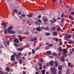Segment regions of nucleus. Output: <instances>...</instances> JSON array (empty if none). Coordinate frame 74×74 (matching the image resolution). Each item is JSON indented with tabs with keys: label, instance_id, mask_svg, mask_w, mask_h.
<instances>
[{
	"label": "nucleus",
	"instance_id": "f257e3e1",
	"mask_svg": "<svg viewBox=\"0 0 74 74\" xmlns=\"http://www.w3.org/2000/svg\"><path fill=\"white\" fill-rule=\"evenodd\" d=\"M13 29V27L12 26H10L7 29V32L8 33H11V34H15V32L12 30H11Z\"/></svg>",
	"mask_w": 74,
	"mask_h": 74
},
{
	"label": "nucleus",
	"instance_id": "f03ea898",
	"mask_svg": "<svg viewBox=\"0 0 74 74\" xmlns=\"http://www.w3.org/2000/svg\"><path fill=\"white\" fill-rule=\"evenodd\" d=\"M51 72L52 74H57V72L56 68L55 67H52L50 69Z\"/></svg>",
	"mask_w": 74,
	"mask_h": 74
},
{
	"label": "nucleus",
	"instance_id": "7ed1b4c3",
	"mask_svg": "<svg viewBox=\"0 0 74 74\" xmlns=\"http://www.w3.org/2000/svg\"><path fill=\"white\" fill-rule=\"evenodd\" d=\"M71 35H68L66 34L64 38V39L65 40H67L68 41H69L70 40L69 39V38H71Z\"/></svg>",
	"mask_w": 74,
	"mask_h": 74
},
{
	"label": "nucleus",
	"instance_id": "20e7f679",
	"mask_svg": "<svg viewBox=\"0 0 74 74\" xmlns=\"http://www.w3.org/2000/svg\"><path fill=\"white\" fill-rule=\"evenodd\" d=\"M62 51H63V53H62V55L64 56L65 57H67V51L65 49H62Z\"/></svg>",
	"mask_w": 74,
	"mask_h": 74
},
{
	"label": "nucleus",
	"instance_id": "39448f33",
	"mask_svg": "<svg viewBox=\"0 0 74 74\" xmlns=\"http://www.w3.org/2000/svg\"><path fill=\"white\" fill-rule=\"evenodd\" d=\"M11 60L13 62H14L15 61V56L14 55H12L11 57Z\"/></svg>",
	"mask_w": 74,
	"mask_h": 74
},
{
	"label": "nucleus",
	"instance_id": "423d86ee",
	"mask_svg": "<svg viewBox=\"0 0 74 74\" xmlns=\"http://www.w3.org/2000/svg\"><path fill=\"white\" fill-rule=\"evenodd\" d=\"M49 64L50 66H53V64H54V62L53 61H51L49 62Z\"/></svg>",
	"mask_w": 74,
	"mask_h": 74
},
{
	"label": "nucleus",
	"instance_id": "0eeeda50",
	"mask_svg": "<svg viewBox=\"0 0 74 74\" xmlns=\"http://www.w3.org/2000/svg\"><path fill=\"white\" fill-rule=\"evenodd\" d=\"M14 42L15 43H19V40L17 39L16 38H15L14 40Z\"/></svg>",
	"mask_w": 74,
	"mask_h": 74
},
{
	"label": "nucleus",
	"instance_id": "6e6552de",
	"mask_svg": "<svg viewBox=\"0 0 74 74\" xmlns=\"http://www.w3.org/2000/svg\"><path fill=\"white\" fill-rule=\"evenodd\" d=\"M37 40V38H35L33 39H32V38H31L30 39V41H36Z\"/></svg>",
	"mask_w": 74,
	"mask_h": 74
},
{
	"label": "nucleus",
	"instance_id": "1a4fd4ad",
	"mask_svg": "<svg viewBox=\"0 0 74 74\" xmlns=\"http://www.w3.org/2000/svg\"><path fill=\"white\" fill-rule=\"evenodd\" d=\"M13 55H14V56H16V59H19V58H20V57H19V56H18V54H17L16 53L14 52L13 53Z\"/></svg>",
	"mask_w": 74,
	"mask_h": 74
},
{
	"label": "nucleus",
	"instance_id": "9d476101",
	"mask_svg": "<svg viewBox=\"0 0 74 74\" xmlns=\"http://www.w3.org/2000/svg\"><path fill=\"white\" fill-rule=\"evenodd\" d=\"M69 11H73V9L72 6H70L69 8Z\"/></svg>",
	"mask_w": 74,
	"mask_h": 74
},
{
	"label": "nucleus",
	"instance_id": "9b49d317",
	"mask_svg": "<svg viewBox=\"0 0 74 74\" xmlns=\"http://www.w3.org/2000/svg\"><path fill=\"white\" fill-rule=\"evenodd\" d=\"M51 31H54L56 30V27H51Z\"/></svg>",
	"mask_w": 74,
	"mask_h": 74
},
{
	"label": "nucleus",
	"instance_id": "f8f14e48",
	"mask_svg": "<svg viewBox=\"0 0 74 74\" xmlns=\"http://www.w3.org/2000/svg\"><path fill=\"white\" fill-rule=\"evenodd\" d=\"M60 60H61V61H62V62H64V61H65L64 58L62 57H60Z\"/></svg>",
	"mask_w": 74,
	"mask_h": 74
},
{
	"label": "nucleus",
	"instance_id": "ddd939ff",
	"mask_svg": "<svg viewBox=\"0 0 74 74\" xmlns=\"http://www.w3.org/2000/svg\"><path fill=\"white\" fill-rule=\"evenodd\" d=\"M47 53L48 55H51L52 53L51 51H48L46 52Z\"/></svg>",
	"mask_w": 74,
	"mask_h": 74
},
{
	"label": "nucleus",
	"instance_id": "4468645a",
	"mask_svg": "<svg viewBox=\"0 0 74 74\" xmlns=\"http://www.w3.org/2000/svg\"><path fill=\"white\" fill-rule=\"evenodd\" d=\"M68 64L69 67H70L71 68H72V65L70 62H69L68 63Z\"/></svg>",
	"mask_w": 74,
	"mask_h": 74
},
{
	"label": "nucleus",
	"instance_id": "2eb2a0df",
	"mask_svg": "<svg viewBox=\"0 0 74 74\" xmlns=\"http://www.w3.org/2000/svg\"><path fill=\"white\" fill-rule=\"evenodd\" d=\"M70 69H68L67 70V71L66 72V74H70Z\"/></svg>",
	"mask_w": 74,
	"mask_h": 74
},
{
	"label": "nucleus",
	"instance_id": "dca6fc26",
	"mask_svg": "<svg viewBox=\"0 0 74 74\" xmlns=\"http://www.w3.org/2000/svg\"><path fill=\"white\" fill-rule=\"evenodd\" d=\"M57 34H58V33H57V32H54L53 33V36H57Z\"/></svg>",
	"mask_w": 74,
	"mask_h": 74
},
{
	"label": "nucleus",
	"instance_id": "f3484780",
	"mask_svg": "<svg viewBox=\"0 0 74 74\" xmlns=\"http://www.w3.org/2000/svg\"><path fill=\"white\" fill-rule=\"evenodd\" d=\"M58 69L59 70H62V66H59L58 67Z\"/></svg>",
	"mask_w": 74,
	"mask_h": 74
},
{
	"label": "nucleus",
	"instance_id": "a211bd4d",
	"mask_svg": "<svg viewBox=\"0 0 74 74\" xmlns=\"http://www.w3.org/2000/svg\"><path fill=\"white\" fill-rule=\"evenodd\" d=\"M4 33L5 34H7V29H5Z\"/></svg>",
	"mask_w": 74,
	"mask_h": 74
},
{
	"label": "nucleus",
	"instance_id": "6ab92c4d",
	"mask_svg": "<svg viewBox=\"0 0 74 74\" xmlns=\"http://www.w3.org/2000/svg\"><path fill=\"white\" fill-rule=\"evenodd\" d=\"M41 73L42 74H45V70L43 69L42 70Z\"/></svg>",
	"mask_w": 74,
	"mask_h": 74
},
{
	"label": "nucleus",
	"instance_id": "aec40b11",
	"mask_svg": "<svg viewBox=\"0 0 74 74\" xmlns=\"http://www.w3.org/2000/svg\"><path fill=\"white\" fill-rule=\"evenodd\" d=\"M27 17H29V18H32L33 17V15L31 14H27Z\"/></svg>",
	"mask_w": 74,
	"mask_h": 74
},
{
	"label": "nucleus",
	"instance_id": "412c9836",
	"mask_svg": "<svg viewBox=\"0 0 74 74\" xmlns=\"http://www.w3.org/2000/svg\"><path fill=\"white\" fill-rule=\"evenodd\" d=\"M69 18L71 19H72V20H74V18L73 17L71 16H70V15H69Z\"/></svg>",
	"mask_w": 74,
	"mask_h": 74
},
{
	"label": "nucleus",
	"instance_id": "4be33fe9",
	"mask_svg": "<svg viewBox=\"0 0 74 74\" xmlns=\"http://www.w3.org/2000/svg\"><path fill=\"white\" fill-rule=\"evenodd\" d=\"M13 11H14L15 13H17V12H18V10H17V9H15L13 10Z\"/></svg>",
	"mask_w": 74,
	"mask_h": 74
},
{
	"label": "nucleus",
	"instance_id": "5701e85b",
	"mask_svg": "<svg viewBox=\"0 0 74 74\" xmlns=\"http://www.w3.org/2000/svg\"><path fill=\"white\" fill-rule=\"evenodd\" d=\"M57 30L58 32H60V30H61V29H60V27H58L57 28Z\"/></svg>",
	"mask_w": 74,
	"mask_h": 74
},
{
	"label": "nucleus",
	"instance_id": "b1692460",
	"mask_svg": "<svg viewBox=\"0 0 74 74\" xmlns=\"http://www.w3.org/2000/svg\"><path fill=\"white\" fill-rule=\"evenodd\" d=\"M19 40L20 41L22 42V40H23V38L22 37H21L20 38H19Z\"/></svg>",
	"mask_w": 74,
	"mask_h": 74
},
{
	"label": "nucleus",
	"instance_id": "393cba45",
	"mask_svg": "<svg viewBox=\"0 0 74 74\" xmlns=\"http://www.w3.org/2000/svg\"><path fill=\"white\" fill-rule=\"evenodd\" d=\"M36 30L38 32H41V29L39 28H36Z\"/></svg>",
	"mask_w": 74,
	"mask_h": 74
},
{
	"label": "nucleus",
	"instance_id": "a878e982",
	"mask_svg": "<svg viewBox=\"0 0 74 74\" xmlns=\"http://www.w3.org/2000/svg\"><path fill=\"white\" fill-rule=\"evenodd\" d=\"M53 44H51L48 45V46L49 47H53Z\"/></svg>",
	"mask_w": 74,
	"mask_h": 74
},
{
	"label": "nucleus",
	"instance_id": "bb28decb",
	"mask_svg": "<svg viewBox=\"0 0 74 74\" xmlns=\"http://www.w3.org/2000/svg\"><path fill=\"white\" fill-rule=\"evenodd\" d=\"M1 74H8V73L7 72H5V73H4V71H2L1 72Z\"/></svg>",
	"mask_w": 74,
	"mask_h": 74
},
{
	"label": "nucleus",
	"instance_id": "cd10ccee",
	"mask_svg": "<svg viewBox=\"0 0 74 74\" xmlns=\"http://www.w3.org/2000/svg\"><path fill=\"white\" fill-rule=\"evenodd\" d=\"M65 16V15H64V13H62V14L61 15V17L63 18V17H64Z\"/></svg>",
	"mask_w": 74,
	"mask_h": 74
},
{
	"label": "nucleus",
	"instance_id": "c85d7f7f",
	"mask_svg": "<svg viewBox=\"0 0 74 74\" xmlns=\"http://www.w3.org/2000/svg\"><path fill=\"white\" fill-rule=\"evenodd\" d=\"M55 64L56 67H58V63L56 61H55Z\"/></svg>",
	"mask_w": 74,
	"mask_h": 74
},
{
	"label": "nucleus",
	"instance_id": "c756f323",
	"mask_svg": "<svg viewBox=\"0 0 74 74\" xmlns=\"http://www.w3.org/2000/svg\"><path fill=\"white\" fill-rule=\"evenodd\" d=\"M46 36H49L50 35V33H46L45 34Z\"/></svg>",
	"mask_w": 74,
	"mask_h": 74
},
{
	"label": "nucleus",
	"instance_id": "7c9ffc66",
	"mask_svg": "<svg viewBox=\"0 0 74 74\" xmlns=\"http://www.w3.org/2000/svg\"><path fill=\"white\" fill-rule=\"evenodd\" d=\"M23 50L22 49H21L20 48H19L18 49V51H22Z\"/></svg>",
	"mask_w": 74,
	"mask_h": 74
},
{
	"label": "nucleus",
	"instance_id": "2f4dec72",
	"mask_svg": "<svg viewBox=\"0 0 74 74\" xmlns=\"http://www.w3.org/2000/svg\"><path fill=\"white\" fill-rule=\"evenodd\" d=\"M21 55H22V53L20 52L18 53V57H20Z\"/></svg>",
	"mask_w": 74,
	"mask_h": 74
},
{
	"label": "nucleus",
	"instance_id": "473e14b6",
	"mask_svg": "<svg viewBox=\"0 0 74 74\" xmlns=\"http://www.w3.org/2000/svg\"><path fill=\"white\" fill-rule=\"evenodd\" d=\"M6 71H8V72L10 71V69H9V68L8 67H6Z\"/></svg>",
	"mask_w": 74,
	"mask_h": 74
},
{
	"label": "nucleus",
	"instance_id": "72a5a7b5",
	"mask_svg": "<svg viewBox=\"0 0 74 74\" xmlns=\"http://www.w3.org/2000/svg\"><path fill=\"white\" fill-rule=\"evenodd\" d=\"M50 23H51V25H52L53 24V21L52 20H51V21Z\"/></svg>",
	"mask_w": 74,
	"mask_h": 74
},
{
	"label": "nucleus",
	"instance_id": "f704fd0d",
	"mask_svg": "<svg viewBox=\"0 0 74 74\" xmlns=\"http://www.w3.org/2000/svg\"><path fill=\"white\" fill-rule=\"evenodd\" d=\"M53 56H57V55H58V54H56V53H53Z\"/></svg>",
	"mask_w": 74,
	"mask_h": 74
},
{
	"label": "nucleus",
	"instance_id": "c9c22d12",
	"mask_svg": "<svg viewBox=\"0 0 74 74\" xmlns=\"http://www.w3.org/2000/svg\"><path fill=\"white\" fill-rule=\"evenodd\" d=\"M37 21L38 22H39V23H41V22H42L41 20H40V19H38Z\"/></svg>",
	"mask_w": 74,
	"mask_h": 74
},
{
	"label": "nucleus",
	"instance_id": "e433bc0d",
	"mask_svg": "<svg viewBox=\"0 0 74 74\" xmlns=\"http://www.w3.org/2000/svg\"><path fill=\"white\" fill-rule=\"evenodd\" d=\"M14 46H15V47H18L19 46V45H17V44H16V43L14 44Z\"/></svg>",
	"mask_w": 74,
	"mask_h": 74
},
{
	"label": "nucleus",
	"instance_id": "4c0bfd02",
	"mask_svg": "<svg viewBox=\"0 0 74 74\" xmlns=\"http://www.w3.org/2000/svg\"><path fill=\"white\" fill-rule=\"evenodd\" d=\"M38 65H39V66H40V67H42V64H41V63H38Z\"/></svg>",
	"mask_w": 74,
	"mask_h": 74
},
{
	"label": "nucleus",
	"instance_id": "58836bf2",
	"mask_svg": "<svg viewBox=\"0 0 74 74\" xmlns=\"http://www.w3.org/2000/svg\"><path fill=\"white\" fill-rule=\"evenodd\" d=\"M22 59H21L19 61V63H20V64H22Z\"/></svg>",
	"mask_w": 74,
	"mask_h": 74
},
{
	"label": "nucleus",
	"instance_id": "ea45409f",
	"mask_svg": "<svg viewBox=\"0 0 74 74\" xmlns=\"http://www.w3.org/2000/svg\"><path fill=\"white\" fill-rule=\"evenodd\" d=\"M43 21H44V22H47L48 20L47 18H45L43 19Z\"/></svg>",
	"mask_w": 74,
	"mask_h": 74
},
{
	"label": "nucleus",
	"instance_id": "a19ab883",
	"mask_svg": "<svg viewBox=\"0 0 74 74\" xmlns=\"http://www.w3.org/2000/svg\"><path fill=\"white\" fill-rule=\"evenodd\" d=\"M41 29H44V30H46V29H45V28H44L43 27H41Z\"/></svg>",
	"mask_w": 74,
	"mask_h": 74
},
{
	"label": "nucleus",
	"instance_id": "79ce46f5",
	"mask_svg": "<svg viewBox=\"0 0 74 74\" xmlns=\"http://www.w3.org/2000/svg\"><path fill=\"white\" fill-rule=\"evenodd\" d=\"M21 16L22 17H25V16H26V15L25 14H23L21 15Z\"/></svg>",
	"mask_w": 74,
	"mask_h": 74
},
{
	"label": "nucleus",
	"instance_id": "37998d69",
	"mask_svg": "<svg viewBox=\"0 0 74 74\" xmlns=\"http://www.w3.org/2000/svg\"><path fill=\"white\" fill-rule=\"evenodd\" d=\"M64 19L62 18L61 20V22H62V23H63L64 22Z\"/></svg>",
	"mask_w": 74,
	"mask_h": 74
},
{
	"label": "nucleus",
	"instance_id": "c03bdc74",
	"mask_svg": "<svg viewBox=\"0 0 74 74\" xmlns=\"http://www.w3.org/2000/svg\"><path fill=\"white\" fill-rule=\"evenodd\" d=\"M32 52L33 54H34V53H35V51L34 50V49H33L32 50Z\"/></svg>",
	"mask_w": 74,
	"mask_h": 74
},
{
	"label": "nucleus",
	"instance_id": "a18cd8bd",
	"mask_svg": "<svg viewBox=\"0 0 74 74\" xmlns=\"http://www.w3.org/2000/svg\"><path fill=\"white\" fill-rule=\"evenodd\" d=\"M63 44V42H60V43H59V45H62Z\"/></svg>",
	"mask_w": 74,
	"mask_h": 74
},
{
	"label": "nucleus",
	"instance_id": "49530a36",
	"mask_svg": "<svg viewBox=\"0 0 74 74\" xmlns=\"http://www.w3.org/2000/svg\"><path fill=\"white\" fill-rule=\"evenodd\" d=\"M7 44L8 45L9 44H10V42L9 41V40H8L7 41Z\"/></svg>",
	"mask_w": 74,
	"mask_h": 74
},
{
	"label": "nucleus",
	"instance_id": "de8ad7c7",
	"mask_svg": "<svg viewBox=\"0 0 74 74\" xmlns=\"http://www.w3.org/2000/svg\"><path fill=\"white\" fill-rule=\"evenodd\" d=\"M53 20L54 21V22H56V20L55 18H53Z\"/></svg>",
	"mask_w": 74,
	"mask_h": 74
},
{
	"label": "nucleus",
	"instance_id": "09e8293b",
	"mask_svg": "<svg viewBox=\"0 0 74 74\" xmlns=\"http://www.w3.org/2000/svg\"><path fill=\"white\" fill-rule=\"evenodd\" d=\"M45 48L46 49H49V47L48 46L45 47Z\"/></svg>",
	"mask_w": 74,
	"mask_h": 74
},
{
	"label": "nucleus",
	"instance_id": "8fccbe9b",
	"mask_svg": "<svg viewBox=\"0 0 74 74\" xmlns=\"http://www.w3.org/2000/svg\"><path fill=\"white\" fill-rule=\"evenodd\" d=\"M22 14V12H19L18 13V15H20Z\"/></svg>",
	"mask_w": 74,
	"mask_h": 74
},
{
	"label": "nucleus",
	"instance_id": "3c124183",
	"mask_svg": "<svg viewBox=\"0 0 74 74\" xmlns=\"http://www.w3.org/2000/svg\"><path fill=\"white\" fill-rule=\"evenodd\" d=\"M55 41H56L57 42H58V38H55Z\"/></svg>",
	"mask_w": 74,
	"mask_h": 74
},
{
	"label": "nucleus",
	"instance_id": "603ef678",
	"mask_svg": "<svg viewBox=\"0 0 74 74\" xmlns=\"http://www.w3.org/2000/svg\"><path fill=\"white\" fill-rule=\"evenodd\" d=\"M58 74H62V72L61 71H58Z\"/></svg>",
	"mask_w": 74,
	"mask_h": 74
},
{
	"label": "nucleus",
	"instance_id": "864d4df0",
	"mask_svg": "<svg viewBox=\"0 0 74 74\" xmlns=\"http://www.w3.org/2000/svg\"><path fill=\"white\" fill-rule=\"evenodd\" d=\"M29 34V32H25V34L26 35H28Z\"/></svg>",
	"mask_w": 74,
	"mask_h": 74
},
{
	"label": "nucleus",
	"instance_id": "5fc2aeb1",
	"mask_svg": "<svg viewBox=\"0 0 74 74\" xmlns=\"http://www.w3.org/2000/svg\"><path fill=\"white\" fill-rule=\"evenodd\" d=\"M2 23L3 24V25H5V23L4 21L2 22Z\"/></svg>",
	"mask_w": 74,
	"mask_h": 74
},
{
	"label": "nucleus",
	"instance_id": "6e6d98bb",
	"mask_svg": "<svg viewBox=\"0 0 74 74\" xmlns=\"http://www.w3.org/2000/svg\"><path fill=\"white\" fill-rule=\"evenodd\" d=\"M73 43V42L71 41H69V44H72Z\"/></svg>",
	"mask_w": 74,
	"mask_h": 74
},
{
	"label": "nucleus",
	"instance_id": "4d7b16f0",
	"mask_svg": "<svg viewBox=\"0 0 74 74\" xmlns=\"http://www.w3.org/2000/svg\"><path fill=\"white\" fill-rule=\"evenodd\" d=\"M43 61H43L42 60H39V62H43Z\"/></svg>",
	"mask_w": 74,
	"mask_h": 74
},
{
	"label": "nucleus",
	"instance_id": "13d9d810",
	"mask_svg": "<svg viewBox=\"0 0 74 74\" xmlns=\"http://www.w3.org/2000/svg\"><path fill=\"white\" fill-rule=\"evenodd\" d=\"M62 49H60L59 50V52H62Z\"/></svg>",
	"mask_w": 74,
	"mask_h": 74
},
{
	"label": "nucleus",
	"instance_id": "bf43d9fd",
	"mask_svg": "<svg viewBox=\"0 0 74 74\" xmlns=\"http://www.w3.org/2000/svg\"><path fill=\"white\" fill-rule=\"evenodd\" d=\"M57 19L58 20H60V19H61V18L58 17V18H57Z\"/></svg>",
	"mask_w": 74,
	"mask_h": 74
},
{
	"label": "nucleus",
	"instance_id": "052dcab7",
	"mask_svg": "<svg viewBox=\"0 0 74 74\" xmlns=\"http://www.w3.org/2000/svg\"><path fill=\"white\" fill-rule=\"evenodd\" d=\"M3 26L4 29H5V28L6 27V26L5 25H3Z\"/></svg>",
	"mask_w": 74,
	"mask_h": 74
},
{
	"label": "nucleus",
	"instance_id": "680f3d73",
	"mask_svg": "<svg viewBox=\"0 0 74 74\" xmlns=\"http://www.w3.org/2000/svg\"><path fill=\"white\" fill-rule=\"evenodd\" d=\"M49 64L48 63H47V64H46L47 66V67H48L49 66Z\"/></svg>",
	"mask_w": 74,
	"mask_h": 74
},
{
	"label": "nucleus",
	"instance_id": "e2e57ef3",
	"mask_svg": "<svg viewBox=\"0 0 74 74\" xmlns=\"http://www.w3.org/2000/svg\"><path fill=\"white\" fill-rule=\"evenodd\" d=\"M40 49V47H38L36 48V50H38V49Z\"/></svg>",
	"mask_w": 74,
	"mask_h": 74
},
{
	"label": "nucleus",
	"instance_id": "0e129e2a",
	"mask_svg": "<svg viewBox=\"0 0 74 74\" xmlns=\"http://www.w3.org/2000/svg\"><path fill=\"white\" fill-rule=\"evenodd\" d=\"M46 30H49V28H48V27H47L46 28Z\"/></svg>",
	"mask_w": 74,
	"mask_h": 74
},
{
	"label": "nucleus",
	"instance_id": "69168bd1",
	"mask_svg": "<svg viewBox=\"0 0 74 74\" xmlns=\"http://www.w3.org/2000/svg\"><path fill=\"white\" fill-rule=\"evenodd\" d=\"M22 73H23V74H26V72L25 71H23Z\"/></svg>",
	"mask_w": 74,
	"mask_h": 74
},
{
	"label": "nucleus",
	"instance_id": "338daca9",
	"mask_svg": "<svg viewBox=\"0 0 74 74\" xmlns=\"http://www.w3.org/2000/svg\"><path fill=\"white\" fill-rule=\"evenodd\" d=\"M71 14H72V15H74V12H72L71 13Z\"/></svg>",
	"mask_w": 74,
	"mask_h": 74
},
{
	"label": "nucleus",
	"instance_id": "774afa93",
	"mask_svg": "<svg viewBox=\"0 0 74 74\" xmlns=\"http://www.w3.org/2000/svg\"><path fill=\"white\" fill-rule=\"evenodd\" d=\"M39 70H42V67H41V66H40V67L39 69Z\"/></svg>",
	"mask_w": 74,
	"mask_h": 74
}]
</instances>
